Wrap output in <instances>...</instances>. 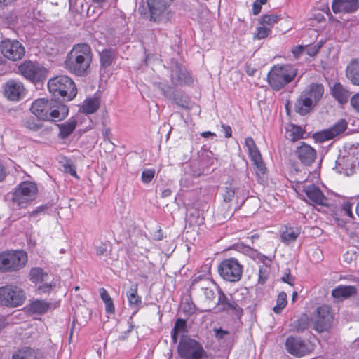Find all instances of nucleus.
Masks as SVG:
<instances>
[{"label":"nucleus","instance_id":"f8f14e48","mask_svg":"<svg viewBox=\"0 0 359 359\" xmlns=\"http://www.w3.org/2000/svg\"><path fill=\"white\" fill-rule=\"evenodd\" d=\"M18 71L26 79L36 82L44 76L46 69L39 63L28 60L19 65Z\"/></svg>","mask_w":359,"mask_h":359},{"label":"nucleus","instance_id":"0e129e2a","mask_svg":"<svg viewBox=\"0 0 359 359\" xmlns=\"http://www.w3.org/2000/svg\"><path fill=\"white\" fill-rule=\"evenodd\" d=\"M228 332L223 330L222 329L215 330V335L217 338L222 339L224 335L227 334Z\"/></svg>","mask_w":359,"mask_h":359},{"label":"nucleus","instance_id":"0eeeda50","mask_svg":"<svg viewBox=\"0 0 359 359\" xmlns=\"http://www.w3.org/2000/svg\"><path fill=\"white\" fill-rule=\"evenodd\" d=\"M313 328L318 332L327 331L331 327L333 315L331 308L327 305H323L316 309L313 313Z\"/></svg>","mask_w":359,"mask_h":359},{"label":"nucleus","instance_id":"c9c22d12","mask_svg":"<svg viewBox=\"0 0 359 359\" xmlns=\"http://www.w3.org/2000/svg\"><path fill=\"white\" fill-rule=\"evenodd\" d=\"M50 307V303L45 300H34L30 304L29 309L32 312L37 314L46 313Z\"/></svg>","mask_w":359,"mask_h":359},{"label":"nucleus","instance_id":"3c124183","mask_svg":"<svg viewBox=\"0 0 359 359\" xmlns=\"http://www.w3.org/2000/svg\"><path fill=\"white\" fill-rule=\"evenodd\" d=\"M39 284L37 287V292L39 294L48 293L53 288V285L47 281Z\"/></svg>","mask_w":359,"mask_h":359},{"label":"nucleus","instance_id":"6e6552de","mask_svg":"<svg viewBox=\"0 0 359 359\" xmlns=\"http://www.w3.org/2000/svg\"><path fill=\"white\" fill-rule=\"evenodd\" d=\"M357 168H359V150L339 156L336 161L337 172L347 176L353 175Z\"/></svg>","mask_w":359,"mask_h":359},{"label":"nucleus","instance_id":"6e6d98bb","mask_svg":"<svg viewBox=\"0 0 359 359\" xmlns=\"http://www.w3.org/2000/svg\"><path fill=\"white\" fill-rule=\"evenodd\" d=\"M303 52H305L304 46L299 45L292 48V53L295 58H299Z\"/></svg>","mask_w":359,"mask_h":359},{"label":"nucleus","instance_id":"7ed1b4c3","mask_svg":"<svg viewBox=\"0 0 359 359\" xmlns=\"http://www.w3.org/2000/svg\"><path fill=\"white\" fill-rule=\"evenodd\" d=\"M49 92L55 97H62L72 100L76 95V88L71 78L58 76L50 79L48 82Z\"/></svg>","mask_w":359,"mask_h":359},{"label":"nucleus","instance_id":"aec40b11","mask_svg":"<svg viewBox=\"0 0 359 359\" xmlns=\"http://www.w3.org/2000/svg\"><path fill=\"white\" fill-rule=\"evenodd\" d=\"M69 113L68 107L55 100H52L46 121H60L65 119Z\"/></svg>","mask_w":359,"mask_h":359},{"label":"nucleus","instance_id":"2f4dec72","mask_svg":"<svg viewBox=\"0 0 359 359\" xmlns=\"http://www.w3.org/2000/svg\"><path fill=\"white\" fill-rule=\"evenodd\" d=\"M29 276L30 280L35 284L42 283L49 279L48 274L43 269L39 267L32 268Z\"/></svg>","mask_w":359,"mask_h":359},{"label":"nucleus","instance_id":"a211bd4d","mask_svg":"<svg viewBox=\"0 0 359 359\" xmlns=\"http://www.w3.org/2000/svg\"><path fill=\"white\" fill-rule=\"evenodd\" d=\"M52 100H48L45 98L34 100L30 107L32 114L36 116L38 119L46 121Z\"/></svg>","mask_w":359,"mask_h":359},{"label":"nucleus","instance_id":"b1692460","mask_svg":"<svg viewBox=\"0 0 359 359\" xmlns=\"http://www.w3.org/2000/svg\"><path fill=\"white\" fill-rule=\"evenodd\" d=\"M316 104L311 99L302 93L295 102V111L300 115L304 116L311 111Z\"/></svg>","mask_w":359,"mask_h":359},{"label":"nucleus","instance_id":"f03ea898","mask_svg":"<svg viewBox=\"0 0 359 359\" xmlns=\"http://www.w3.org/2000/svg\"><path fill=\"white\" fill-rule=\"evenodd\" d=\"M297 74V69L291 65H274L267 75L270 87L276 91L280 90L292 82Z\"/></svg>","mask_w":359,"mask_h":359},{"label":"nucleus","instance_id":"ddd939ff","mask_svg":"<svg viewBox=\"0 0 359 359\" xmlns=\"http://www.w3.org/2000/svg\"><path fill=\"white\" fill-rule=\"evenodd\" d=\"M285 345L287 352L296 357L304 356L311 353L313 350L309 343L302 340L300 338L292 336L287 338Z\"/></svg>","mask_w":359,"mask_h":359},{"label":"nucleus","instance_id":"20e7f679","mask_svg":"<svg viewBox=\"0 0 359 359\" xmlns=\"http://www.w3.org/2000/svg\"><path fill=\"white\" fill-rule=\"evenodd\" d=\"M36 185L31 182H22L12 194L13 209L25 208L33 201L37 194Z\"/></svg>","mask_w":359,"mask_h":359},{"label":"nucleus","instance_id":"bb28decb","mask_svg":"<svg viewBox=\"0 0 359 359\" xmlns=\"http://www.w3.org/2000/svg\"><path fill=\"white\" fill-rule=\"evenodd\" d=\"M346 76L353 85L359 86V60L353 61L347 66Z\"/></svg>","mask_w":359,"mask_h":359},{"label":"nucleus","instance_id":"8fccbe9b","mask_svg":"<svg viewBox=\"0 0 359 359\" xmlns=\"http://www.w3.org/2000/svg\"><path fill=\"white\" fill-rule=\"evenodd\" d=\"M155 175V171L153 169H147L142 172L141 179L143 183L148 184L151 182Z\"/></svg>","mask_w":359,"mask_h":359},{"label":"nucleus","instance_id":"7c9ffc66","mask_svg":"<svg viewBox=\"0 0 359 359\" xmlns=\"http://www.w3.org/2000/svg\"><path fill=\"white\" fill-rule=\"evenodd\" d=\"M76 125L77 121L74 118H70L67 122L58 125L59 137L62 139L67 138L73 133Z\"/></svg>","mask_w":359,"mask_h":359},{"label":"nucleus","instance_id":"9b49d317","mask_svg":"<svg viewBox=\"0 0 359 359\" xmlns=\"http://www.w3.org/2000/svg\"><path fill=\"white\" fill-rule=\"evenodd\" d=\"M1 50L3 55L12 61H17L25 55V48L17 40L5 39L1 43Z\"/></svg>","mask_w":359,"mask_h":359},{"label":"nucleus","instance_id":"09e8293b","mask_svg":"<svg viewBox=\"0 0 359 359\" xmlns=\"http://www.w3.org/2000/svg\"><path fill=\"white\" fill-rule=\"evenodd\" d=\"M322 46V42H319L316 44H311V45H306L304 46V50L305 52L309 55V56H314L316 55L318 52L319 51L320 48Z\"/></svg>","mask_w":359,"mask_h":359},{"label":"nucleus","instance_id":"13d9d810","mask_svg":"<svg viewBox=\"0 0 359 359\" xmlns=\"http://www.w3.org/2000/svg\"><path fill=\"white\" fill-rule=\"evenodd\" d=\"M99 293L100 298L104 302V303L112 300L108 292L104 288H100L99 290Z\"/></svg>","mask_w":359,"mask_h":359},{"label":"nucleus","instance_id":"603ef678","mask_svg":"<svg viewBox=\"0 0 359 359\" xmlns=\"http://www.w3.org/2000/svg\"><path fill=\"white\" fill-rule=\"evenodd\" d=\"M193 82L194 79L190 74L187 71L183 72L181 70V86L182 84L189 86Z\"/></svg>","mask_w":359,"mask_h":359},{"label":"nucleus","instance_id":"a19ab883","mask_svg":"<svg viewBox=\"0 0 359 359\" xmlns=\"http://www.w3.org/2000/svg\"><path fill=\"white\" fill-rule=\"evenodd\" d=\"M280 19V16L278 15H265L262 16L260 23L265 27L268 26V28L271 29Z\"/></svg>","mask_w":359,"mask_h":359},{"label":"nucleus","instance_id":"1a4fd4ad","mask_svg":"<svg viewBox=\"0 0 359 359\" xmlns=\"http://www.w3.org/2000/svg\"><path fill=\"white\" fill-rule=\"evenodd\" d=\"M245 144L248 148L250 158L255 166V174L260 179L266 171V168L263 162L261 153L251 137H248L245 139Z\"/></svg>","mask_w":359,"mask_h":359},{"label":"nucleus","instance_id":"4c0bfd02","mask_svg":"<svg viewBox=\"0 0 359 359\" xmlns=\"http://www.w3.org/2000/svg\"><path fill=\"white\" fill-rule=\"evenodd\" d=\"M346 129V122L345 120H340L327 132V139H332L335 136L345 131Z\"/></svg>","mask_w":359,"mask_h":359},{"label":"nucleus","instance_id":"a878e982","mask_svg":"<svg viewBox=\"0 0 359 359\" xmlns=\"http://www.w3.org/2000/svg\"><path fill=\"white\" fill-rule=\"evenodd\" d=\"M306 96L317 104L324 93V87L320 83H311L303 92Z\"/></svg>","mask_w":359,"mask_h":359},{"label":"nucleus","instance_id":"4468645a","mask_svg":"<svg viewBox=\"0 0 359 359\" xmlns=\"http://www.w3.org/2000/svg\"><path fill=\"white\" fill-rule=\"evenodd\" d=\"M217 307L219 311L229 312L238 317L242 316L243 309L219 289L217 290Z\"/></svg>","mask_w":359,"mask_h":359},{"label":"nucleus","instance_id":"774afa93","mask_svg":"<svg viewBox=\"0 0 359 359\" xmlns=\"http://www.w3.org/2000/svg\"><path fill=\"white\" fill-rule=\"evenodd\" d=\"M201 135L204 138H213L216 137V134L210 131L203 132L201 133Z\"/></svg>","mask_w":359,"mask_h":359},{"label":"nucleus","instance_id":"5fc2aeb1","mask_svg":"<svg viewBox=\"0 0 359 359\" xmlns=\"http://www.w3.org/2000/svg\"><path fill=\"white\" fill-rule=\"evenodd\" d=\"M64 171L66 173H69L72 176L77 177L75 167L71 163H65L63 165Z\"/></svg>","mask_w":359,"mask_h":359},{"label":"nucleus","instance_id":"f704fd0d","mask_svg":"<svg viewBox=\"0 0 359 359\" xmlns=\"http://www.w3.org/2000/svg\"><path fill=\"white\" fill-rule=\"evenodd\" d=\"M100 106V102L96 98H89L84 100L81 111L84 114H90L95 112Z\"/></svg>","mask_w":359,"mask_h":359},{"label":"nucleus","instance_id":"c85d7f7f","mask_svg":"<svg viewBox=\"0 0 359 359\" xmlns=\"http://www.w3.org/2000/svg\"><path fill=\"white\" fill-rule=\"evenodd\" d=\"M247 195L244 189L239 188H234L232 186L226 187L224 193L223 194V198L225 202H231L235 196L238 198L244 199Z\"/></svg>","mask_w":359,"mask_h":359},{"label":"nucleus","instance_id":"4be33fe9","mask_svg":"<svg viewBox=\"0 0 359 359\" xmlns=\"http://www.w3.org/2000/svg\"><path fill=\"white\" fill-rule=\"evenodd\" d=\"M201 294L200 298L202 304L205 306H209L210 304L215 299L217 294L216 290H217L216 285L209 281L207 286L203 284H201Z\"/></svg>","mask_w":359,"mask_h":359},{"label":"nucleus","instance_id":"680f3d73","mask_svg":"<svg viewBox=\"0 0 359 359\" xmlns=\"http://www.w3.org/2000/svg\"><path fill=\"white\" fill-rule=\"evenodd\" d=\"M222 130L224 133V135L226 138H229L232 136V130H231V126L225 125V124H222Z\"/></svg>","mask_w":359,"mask_h":359},{"label":"nucleus","instance_id":"423d86ee","mask_svg":"<svg viewBox=\"0 0 359 359\" xmlns=\"http://www.w3.org/2000/svg\"><path fill=\"white\" fill-rule=\"evenodd\" d=\"M218 271L223 279L230 281H238L242 276V266L234 258L222 261L218 267Z\"/></svg>","mask_w":359,"mask_h":359},{"label":"nucleus","instance_id":"a18cd8bd","mask_svg":"<svg viewBox=\"0 0 359 359\" xmlns=\"http://www.w3.org/2000/svg\"><path fill=\"white\" fill-rule=\"evenodd\" d=\"M196 311V308L191 300L184 298L183 312L187 316H192Z\"/></svg>","mask_w":359,"mask_h":359},{"label":"nucleus","instance_id":"9d476101","mask_svg":"<svg viewBox=\"0 0 359 359\" xmlns=\"http://www.w3.org/2000/svg\"><path fill=\"white\" fill-rule=\"evenodd\" d=\"M204 355L205 351L198 342L187 337H181V357L201 359Z\"/></svg>","mask_w":359,"mask_h":359},{"label":"nucleus","instance_id":"bf43d9fd","mask_svg":"<svg viewBox=\"0 0 359 359\" xmlns=\"http://www.w3.org/2000/svg\"><path fill=\"white\" fill-rule=\"evenodd\" d=\"M351 104L356 111L359 112V93L351 97Z\"/></svg>","mask_w":359,"mask_h":359},{"label":"nucleus","instance_id":"37998d69","mask_svg":"<svg viewBox=\"0 0 359 359\" xmlns=\"http://www.w3.org/2000/svg\"><path fill=\"white\" fill-rule=\"evenodd\" d=\"M24 126L32 131H37L41 127L40 121L33 117L27 118L24 122Z\"/></svg>","mask_w":359,"mask_h":359},{"label":"nucleus","instance_id":"f257e3e1","mask_svg":"<svg viewBox=\"0 0 359 359\" xmlns=\"http://www.w3.org/2000/svg\"><path fill=\"white\" fill-rule=\"evenodd\" d=\"M92 57L90 46L86 43H78L67 53L65 67L69 72L83 76L88 74Z\"/></svg>","mask_w":359,"mask_h":359},{"label":"nucleus","instance_id":"c03bdc74","mask_svg":"<svg viewBox=\"0 0 359 359\" xmlns=\"http://www.w3.org/2000/svg\"><path fill=\"white\" fill-rule=\"evenodd\" d=\"M203 278L208 280L210 278V266L208 264H205L202 266V273L199 274L192 280L191 286L194 285L195 283Z\"/></svg>","mask_w":359,"mask_h":359},{"label":"nucleus","instance_id":"c756f323","mask_svg":"<svg viewBox=\"0 0 359 359\" xmlns=\"http://www.w3.org/2000/svg\"><path fill=\"white\" fill-rule=\"evenodd\" d=\"M332 94L333 97L340 103L346 102L350 95L349 92L346 90L339 83H336L333 86L332 88Z\"/></svg>","mask_w":359,"mask_h":359},{"label":"nucleus","instance_id":"e433bc0d","mask_svg":"<svg viewBox=\"0 0 359 359\" xmlns=\"http://www.w3.org/2000/svg\"><path fill=\"white\" fill-rule=\"evenodd\" d=\"M12 359H39V357L34 350L26 347L15 353Z\"/></svg>","mask_w":359,"mask_h":359},{"label":"nucleus","instance_id":"393cba45","mask_svg":"<svg viewBox=\"0 0 359 359\" xmlns=\"http://www.w3.org/2000/svg\"><path fill=\"white\" fill-rule=\"evenodd\" d=\"M357 293V288L353 285H339L332 291V296L335 299H348Z\"/></svg>","mask_w":359,"mask_h":359},{"label":"nucleus","instance_id":"e2e57ef3","mask_svg":"<svg viewBox=\"0 0 359 359\" xmlns=\"http://www.w3.org/2000/svg\"><path fill=\"white\" fill-rule=\"evenodd\" d=\"M343 210L345 212L346 215L352 217H353V213H352V211H351V205L349 204H344V207H343Z\"/></svg>","mask_w":359,"mask_h":359},{"label":"nucleus","instance_id":"69168bd1","mask_svg":"<svg viewBox=\"0 0 359 359\" xmlns=\"http://www.w3.org/2000/svg\"><path fill=\"white\" fill-rule=\"evenodd\" d=\"M262 9V6L254 2L253 6H252V12L254 15H258Z\"/></svg>","mask_w":359,"mask_h":359},{"label":"nucleus","instance_id":"58836bf2","mask_svg":"<svg viewBox=\"0 0 359 359\" xmlns=\"http://www.w3.org/2000/svg\"><path fill=\"white\" fill-rule=\"evenodd\" d=\"M299 235V230L294 228H287L283 231L281 238L283 242L289 243L294 241Z\"/></svg>","mask_w":359,"mask_h":359},{"label":"nucleus","instance_id":"79ce46f5","mask_svg":"<svg viewBox=\"0 0 359 359\" xmlns=\"http://www.w3.org/2000/svg\"><path fill=\"white\" fill-rule=\"evenodd\" d=\"M114 54L111 50H104L100 53V63L102 66L109 67L113 61Z\"/></svg>","mask_w":359,"mask_h":359},{"label":"nucleus","instance_id":"cd10ccee","mask_svg":"<svg viewBox=\"0 0 359 359\" xmlns=\"http://www.w3.org/2000/svg\"><path fill=\"white\" fill-rule=\"evenodd\" d=\"M304 134L305 130L300 126L292 123L286 126V137L292 142L304 138Z\"/></svg>","mask_w":359,"mask_h":359},{"label":"nucleus","instance_id":"5701e85b","mask_svg":"<svg viewBox=\"0 0 359 359\" xmlns=\"http://www.w3.org/2000/svg\"><path fill=\"white\" fill-rule=\"evenodd\" d=\"M147 6L150 13V20L158 21L167 8L164 0H147Z\"/></svg>","mask_w":359,"mask_h":359},{"label":"nucleus","instance_id":"2eb2a0df","mask_svg":"<svg viewBox=\"0 0 359 359\" xmlns=\"http://www.w3.org/2000/svg\"><path fill=\"white\" fill-rule=\"evenodd\" d=\"M23 83L15 79L8 80L4 88V96L11 101H18L25 95Z\"/></svg>","mask_w":359,"mask_h":359},{"label":"nucleus","instance_id":"864d4df0","mask_svg":"<svg viewBox=\"0 0 359 359\" xmlns=\"http://www.w3.org/2000/svg\"><path fill=\"white\" fill-rule=\"evenodd\" d=\"M180 333V317L177 318L175 323V327L172 332V341L177 344V337Z\"/></svg>","mask_w":359,"mask_h":359},{"label":"nucleus","instance_id":"72a5a7b5","mask_svg":"<svg viewBox=\"0 0 359 359\" xmlns=\"http://www.w3.org/2000/svg\"><path fill=\"white\" fill-rule=\"evenodd\" d=\"M127 298L129 305L137 311L142 303L141 297L137 294V286L132 287L128 291Z\"/></svg>","mask_w":359,"mask_h":359},{"label":"nucleus","instance_id":"412c9836","mask_svg":"<svg viewBox=\"0 0 359 359\" xmlns=\"http://www.w3.org/2000/svg\"><path fill=\"white\" fill-rule=\"evenodd\" d=\"M359 8L358 0H333L332 8L334 13H353Z\"/></svg>","mask_w":359,"mask_h":359},{"label":"nucleus","instance_id":"6ab92c4d","mask_svg":"<svg viewBox=\"0 0 359 359\" xmlns=\"http://www.w3.org/2000/svg\"><path fill=\"white\" fill-rule=\"evenodd\" d=\"M295 154L298 159L306 165L313 163L316 157V150L305 142H301L295 151Z\"/></svg>","mask_w":359,"mask_h":359},{"label":"nucleus","instance_id":"49530a36","mask_svg":"<svg viewBox=\"0 0 359 359\" xmlns=\"http://www.w3.org/2000/svg\"><path fill=\"white\" fill-rule=\"evenodd\" d=\"M271 32V29L264 25L259 27L256 29L254 38L256 39H263L266 38Z\"/></svg>","mask_w":359,"mask_h":359},{"label":"nucleus","instance_id":"338daca9","mask_svg":"<svg viewBox=\"0 0 359 359\" xmlns=\"http://www.w3.org/2000/svg\"><path fill=\"white\" fill-rule=\"evenodd\" d=\"M46 210V207L44 206H40V207H38L36 210H33L31 214H30V216L31 217H34V216H36L38 214L43 212L44 210Z\"/></svg>","mask_w":359,"mask_h":359},{"label":"nucleus","instance_id":"4d7b16f0","mask_svg":"<svg viewBox=\"0 0 359 359\" xmlns=\"http://www.w3.org/2000/svg\"><path fill=\"white\" fill-rule=\"evenodd\" d=\"M105 311L107 315H113L115 313V307L113 300L104 302Z\"/></svg>","mask_w":359,"mask_h":359},{"label":"nucleus","instance_id":"de8ad7c7","mask_svg":"<svg viewBox=\"0 0 359 359\" xmlns=\"http://www.w3.org/2000/svg\"><path fill=\"white\" fill-rule=\"evenodd\" d=\"M8 259L6 251L0 253V272L10 271Z\"/></svg>","mask_w":359,"mask_h":359},{"label":"nucleus","instance_id":"f3484780","mask_svg":"<svg viewBox=\"0 0 359 359\" xmlns=\"http://www.w3.org/2000/svg\"><path fill=\"white\" fill-rule=\"evenodd\" d=\"M10 271H17L23 268L27 261V256L22 250L6 251Z\"/></svg>","mask_w":359,"mask_h":359},{"label":"nucleus","instance_id":"473e14b6","mask_svg":"<svg viewBox=\"0 0 359 359\" xmlns=\"http://www.w3.org/2000/svg\"><path fill=\"white\" fill-rule=\"evenodd\" d=\"M310 321L309 316L303 314L291 325V330L298 333L302 332L309 327Z\"/></svg>","mask_w":359,"mask_h":359},{"label":"nucleus","instance_id":"052dcab7","mask_svg":"<svg viewBox=\"0 0 359 359\" xmlns=\"http://www.w3.org/2000/svg\"><path fill=\"white\" fill-rule=\"evenodd\" d=\"M107 250L106 243H101L99 245H95V252L97 255H102Z\"/></svg>","mask_w":359,"mask_h":359},{"label":"nucleus","instance_id":"dca6fc26","mask_svg":"<svg viewBox=\"0 0 359 359\" xmlns=\"http://www.w3.org/2000/svg\"><path fill=\"white\" fill-rule=\"evenodd\" d=\"M303 192L309 200V203L313 205H320L323 207L330 205L329 199L325 196L322 191L318 187L313 184L304 186Z\"/></svg>","mask_w":359,"mask_h":359},{"label":"nucleus","instance_id":"ea45409f","mask_svg":"<svg viewBox=\"0 0 359 359\" xmlns=\"http://www.w3.org/2000/svg\"><path fill=\"white\" fill-rule=\"evenodd\" d=\"M287 294L284 292H281L278 295V298L276 300V304L273 308V311L274 313L279 314L282 312L283 309L287 305Z\"/></svg>","mask_w":359,"mask_h":359},{"label":"nucleus","instance_id":"39448f33","mask_svg":"<svg viewBox=\"0 0 359 359\" xmlns=\"http://www.w3.org/2000/svg\"><path fill=\"white\" fill-rule=\"evenodd\" d=\"M26 299L25 292L14 285L0 287V304L8 307H17L23 304Z\"/></svg>","mask_w":359,"mask_h":359}]
</instances>
